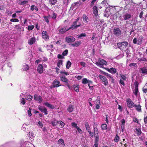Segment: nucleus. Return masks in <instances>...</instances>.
Masks as SVG:
<instances>
[{
	"mask_svg": "<svg viewBox=\"0 0 147 147\" xmlns=\"http://www.w3.org/2000/svg\"><path fill=\"white\" fill-rule=\"evenodd\" d=\"M128 44V42L125 41L119 42L117 43V45L118 48L122 50L126 47Z\"/></svg>",
	"mask_w": 147,
	"mask_h": 147,
	"instance_id": "1",
	"label": "nucleus"
},
{
	"mask_svg": "<svg viewBox=\"0 0 147 147\" xmlns=\"http://www.w3.org/2000/svg\"><path fill=\"white\" fill-rule=\"evenodd\" d=\"M126 102L127 107L130 108H133L135 106V105L130 98L127 99L126 100Z\"/></svg>",
	"mask_w": 147,
	"mask_h": 147,
	"instance_id": "2",
	"label": "nucleus"
},
{
	"mask_svg": "<svg viewBox=\"0 0 147 147\" xmlns=\"http://www.w3.org/2000/svg\"><path fill=\"white\" fill-rule=\"evenodd\" d=\"M107 63L105 60L102 59H100L99 60L98 63H97L96 64L98 66H100V67H103L104 65H106Z\"/></svg>",
	"mask_w": 147,
	"mask_h": 147,
	"instance_id": "3",
	"label": "nucleus"
},
{
	"mask_svg": "<svg viewBox=\"0 0 147 147\" xmlns=\"http://www.w3.org/2000/svg\"><path fill=\"white\" fill-rule=\"evenodd\" d=\"M113 32L114 34L117 36H120L121 34V30L117 27H116L114 29Z\"/></svg>",
	"mask_w": 147,
	"mask_h": 147,
	"instance_id": "4",
	"label": "nucleus"
},
{
	"mask_svg": "<svg viewBox=\"0 0 147 147\" xmlns=\"http://www.w3.org/2000/svg\"><path fill=\"white\" fill-rule=\"evenodd\" d=\"M99 77L101 81L103 82L105 86H107L108 84V80L106 78L102 75H100Z\"/></svg>",
	"mask_w": 147,
	"mask_h": 147,
	"instance_id": "5",
	"label": "nucleus"
},
{
	"mask_svg": "<svg viewBox=\"0 0 147 147\" xmlns=\"http://www.w3.org/2000/svg\"><path fill=\"white\" fill-rule=\"evenodd\" d=\"M77 22H78L76 21H75L74 22H73L72 25L71 27H70L69 28L68 30H70L72 29H74L82 26V25L81 24H80L79 25H76L77 23Z\"/></svg>",
	"mask_w": 147,
	"mask_h": 147,
	"instance_id": "6",
	"label": "nucleus"
},
{
	"mask_svg": "<svg viewBox=\"0 0 147 147\" xmlns=\"http://www.w3.org/2000/svg\"><path fill=\"white\" fill-rule=\"evenodd\" d=\"M66 41L67 43L74 42L75 41V38L72 36L67 37L65 38Z\"/></svg>",
	"mask_w": 147,
	"mask_h": 147,
	"instance_id": "7",
	"label": "nucleus"
},
{
	"mask_svg": "<svg viewBox=\"0 0 147 147\" xmlns=\"http://www.w3.org/2000/svg\"><path fill=\"white\" fill-rule=\"evenodd\" d=\"M97 124L95 123H94L93 125L94 127V136H98V131L97 128L96 127Z\"/></svg>",
	"mask_w": 147,
	"mask_h": 147,
	"instance_id": "8",
	"label": "nucleus"
},
{
	"mask_svg": "<svg viewBox=\"0 0 147 147\" xmlns=\"http://www.w3.org/2000/svg\"><path fill=\"white\" fill-rule=\"evenodd\" d=\"M38 109L41 112H43L45 115H47L48 114L47 109L45 108L39 106L38 107Z\"/></svg>",
	"mask_w": 147,
	"mask_h": 147,
	"instance_id": "9",
	"label": "nucleus"
},
{
	"mask_svg": "<svg viewBox=\"0 0 147 147\" xmlns=\"http://www.w3.org/2000/svg\"><path fill=\"white\" fill-rule=\"evenodd\" d=\"M34 98L36 101H38L40 103L42 102V99L40 96H38L37 94H35L34 96Z\"/></svg>",
	"mask_w": 147,
	"mask_h": 147,
	"instance_id": "10",
	"label": "nucleus"
},
{
	"mask_svg": "<svg viewBox=\"0 0 147 147\" xmlns=\"http://www.w3.org/2000/svg\"><path fill=\"white\" fill-rule=\"evenodd\" d=\"M53 87H57L61 86L60 84L59 81H58L57 79H55L53 83Z\"/></svg>",
	"mask_w": 147,
	"mask_h": 147,
	"instance_id": "11",
	"label": "nucleus"
},
{
	"mask_svg": "<svg viewBox=\"0 0 147 147\" xmlns=\"http://www.w3.org/2000/svg\"><path fill=\"white\" fill-rule=\"evenodd\" d=\"M42 38L46 40H47L49 39V36L47 35L46 31H43L42 32Z\"/></svg>",
	"mask_w": 147,
	"mask_h": 147,
	"instance_id": "12",
	"label": "nucleus"
},
{
	"mask_svg": "<svg viewBox=\"0 0 147 147\" xmlns=\"http://www.w3.org/2000/svg\"><path fill=\"white\" fill-rule=\"evenodd\" d=\"M135 86L134 93L136 96H137L138 93V82H136L135 83Z\"/></svg>",
	"mask_w": 147,
	"mask_h": 147,
	"instance_id": "13",
	"label": "nucleus"
},
{
	"mask_svg": "<svg viewBox=\"0 0 147 147\" xmlns=\"http://www.w3.org/2000/svg\"><path fill=\"white\" fill-rule=\"evenodd\" d=\"M98 12L97 7L96 6H94L93 8V13L97 18H99V16L98 14Z\"/></svg>",
	"mask_w": 147,
	"mask_h": 147,
	"instance_id": "14",
	"label": "nucleus"
},
{
	"mask_svg": "<svg viewBox=\"0 0 147 147\" xmlns=\"http://www.w3.org/2000/svg\"><path fill=\"white\" fill-rule=\"evenodd\" d=\"M37 71L40 74H42L43 71V67L42 65L39 64L37 68Z\"/></svg>",
	"mask_w": 147,
	"mask_h": 147,
	"instance_id": "15",
	"label": "nucleus"
},
{
	"mask_svg": "<svg viewBox=\"0 0 147 147\" xmlns=\"http://www.w3.org/2000/svg\"><path fill=\"white\" fill-rule=\"evenodd\" d=\"M68 30V29H67L64 27L61 28L59 30V33L61 34H63Z\"/></svg>",
	"mask_w": 147,
	"mask_h": 147,
	"instance_id": "16",
	"label": "nucleus"
},
{
	"mask_svg": "<svg viewBox=\"0 0 147 147\" xmlns=\"http://www.w3.org/2000/svg\"><path fill=\"white\" fill-rule=\"evenodd\" d=\"M134 107L136 108V110L138 112H141V106L140 105H135Z\"/></svg>",
	"mask_w": 147,
	"mask_h": 147,
	"instance_id": "17",
	"label": "nucleus"
},
{
	"mask_svg": "<svg viewBox=\"0 0 147 147\" xmlns=\"http://www.w3.org/2000/svg\"><path fill=\"white\" fill-rule=\"evenodd\" d=\"M81 44V42L80 41H78L75 42L73 44H71V45L73 47H78L80 46Z\"/></svg>",
	"mask_w": 147,
	"mask_h": 147,
	"instance_id": "18",
	"label": "nucleus"
},
{
	"mask_svg": "<svg viewBox=\"0 0 147 147\" xmlns=\"http://www.w3.org/2000/svg\"><path fill=\"white\" fill-rule=\"evenodd\" d=\"M82 18L84 21L85 23H87L88 22L89 19L87 16L85 14H84L83 15Z\"/></svg>",
	"mask_w": 147,
	"mask_h": 147,
	"instance_id": "19",
	"label": "nucleus"
},
{
	"mask_svg": "<svg viewBox=\"0 0 147 147\" xmlns=\"http://www.w3.org/2000/svg\"><path fill=\"white\" fill-rule=\"evenodd\" d=\"M61 80L65 83H68V80L65 78V76H62L60 77Z\"/></svg>",
	"mask_w": 147,
	"mask_h": 147,
	"instance_id": "20",
	"label": "nucleus"
},
{
	"mask_svg": "<svg viewBox=\"0 0 147 147\" xmlns=\"http://www.w3.org/2000/svg\"><path fill=\"white\" fill-rule=\"evenodd\" d=\"M116 69L115 68H113V67L110 68V69H109L108 70V71L113 74H115L116 72Z\"/></svg>",
	"mask_w": 147,
	"mask_h": 147,
	"instance_id": "21",
	"label": "nucleus"
},
{
	"mask_svg": "<svg viewBox=\"0 0 147 147\" xmlns=\"http://www.w3.org/2000/svg\"><path fill=\"white\" fill-rule=\"evenodd\" d=\"M44 105H45V106H47V107L51 109H53L54 108V107L53 105L49 103V102H46L44 103Z\"/></svg>",
	"mask_w": 147,
	"mask_h": 147,
	"instance_id": "22",
	"label": "nucleus"
},
{
	"mask_svg": "<svg viewBox=\"0 0 147 147\" xmlns=\"http://www.w3.org/2000/svg\"><path fill=\"white\" fill-rule=\"evenodd\" d=\"M35 41V38L32 37L28 40V43L29 45H31L33 44Z\"/></svg>",
	"mask_w": 147,
	"mask_h": 147,
	"instance_id": "23",
	"label": "nucleus"
},
{
	"mask_svg": "<svg viewBox=\"0 0 147 147\" xmlns=\"http://www.w3.org/2000/svg\"><path fill=\"white\" fill-rule=\"evenodd\" d=\"M142 74H147V67H144L140 69Z\"/></svg>",
	"mask_w": 147,
	"mask_h": 147,
	"instance_id": "24",
	"label": "nucleus"
},
{
	"mask_svg": "<svg viewBox=\"0 0 147 147\" xmlns=\"http://www.w3.org/2000/svg\"><path fill=\"white\" fill-rule=\"evenodd\" d=\"M143 39V37L142 36H140L137 40V44L138 45L141 44Z\"/></svg>",
	"mask_w": 147,
	"mask_h": 147,
	"instance_id": "25",
	"label": "nucleus"
},
{
	"mask_svg": "<svg viewBox=\"0 0 147 147\" xmlns=\"http://www.w3.org/2000/svg\"><path fill=\"white\" fill-rule=\"evenodd\" d=\"M131 16L129 14H127L124 15L123 16L124 19L125 20H126L128 19H129L131 18Z\"/></svg>",
	"mask_w": 147,
	"mask_h": 147,
	"instance_id": "26",
	"label": "nucleus"
},
{
	"mask_svg": "<svg viewBox=\"0 0 147 147\" xmlns=\"http://www.w3.org/2000/svg\"><path fill=\"white\" fill-rule=\"evenodd\" d=\"M85 126L86 130L88 131L90 130V128L88 122H86L85 124Z\"/></svg>",
	"mask_w": 147,
	"mask_h": 147,
	"instance_id": "27",
	"label": "nucleus"
},
{
	"mask_svg": "<svg viewBox=\"0 0 147 147\" xmlns=\"http://www.w3.org/2000/svg\"><path fill=\"white\" fill-rule=\"evenodd\" d=\"M67 110L69 112H72L73 110V108L71 105H69L68 108L67 109Z\"/></svg>",
	"mask_w": 147,
	"mask_h": 147,
	"instance_id": "28",
	"label": "nucleus"
},
{
	"mask_svg": "<svg viewBox=\"0 0 147 147\" xmlns=\"http://www.w3.org/2000/svg\"><path fill=\"white\" fill-rule=\"evenodd\" d=\"M57 123H59L60 125L61 126L60 127L62 128L65 125L64 123L62 122L61 121H59L57 122Z\"/></svg>",
	"mask_w": 147,
	"mask_h": 147,
	"instance_id": "29",
	"label": "nucleus"
},
{
	"mask_svg": "<svg viewBox=\"0 0 147 147\" xmlns=\"http://www.w3.org/2000/svg\"><path fill=\"white\" fill-rule=\"evenodd\" d=\"M71 64V63L69 61H68L66 64V68L67 69L69 68L70 67Z\"/></svg>",
	"mask_w": 147,
	"mask_h": 147,
	"instance_id": "30",
	"label": "nucleus"
},
{
	"mask_svg": "<svg viewBox=\"0 0 147 147\" xmlns=\"http://www.w3.org/2000/svg\"><path fill=\"white\" fill-rule=\"evenodd\" d=\"M101 128L102 130H105L107 129V125L105 124H102L101 125Z\"/></svg>",
	"mask_w": 147,
	"mask_h": 147,
	"instance_id": "31",
	"label": "nucleus"
},
{
	"mask_svg": "<svg viewBox=\"0 0 147 147\" xmlns=\"http://www.w3.org/2000/svg\"><path fill=\"white\" fill-rule=\"evenodd\" d=\"M26 97L27 100L29 101L31 100L33 98V97L30 95H26Z\"/></svg>",
	"mask_w": 147,
	"mask_h": 147,
	"instance_id": "32",
	"label": "nucleus"
},
{
	"mask_svg": "<svg viewBox=\"0 0 147 147\" xmlns=\"http://www.w3.org/2000/svg\"><path fill=\"white\" fill-rule=\"evenodd\" d=\"M86 36L85 33H81L77 35L78 38H81L82 37H85Z\"/></svg>",
	"mask_w": 147,
	"mask_h": 147,
	"instance_id": "33",
	"label": "nucleus"
},
{
	"mask_svg": "<svg viewBox=\"0 0 147 147\" xmlns=\"http://www.w3.org/2000/svg\"><path fill=\"white\" fill-rule=\"evenodd\" d=\"M63 63V61L61 60H59L57 64V66L60 67V66L62 65Z\"/></svg>",
	"mask_w": 147,
	"mask_h": 147,
	"instance_id": "34",
	"label": "nucleus"
},
{
	"mask_svg": "<svg viewBox=\"0 0 147 147\" xmlns=\"http://www.w3.org/2000/svg\"><path fill=\"white\" fill-rule=\"evenodd\" d=\"M136 132H137V134L138 136H139L140 135L141 133V129L140 128H136Z\"/></svg>",
	"mask_w": 147,
	"mask_h": 147,
	"instance_id": "35",
	"label": "nucleus"
},
{
	"mask_svg": "<svg viewBox=\"0 0 147 147\" xmlns=\"http://www.w3.org/2000/svg\"><path fill=\"white\" fill-rule=\"evenodd\" d=\"M88 83V80L86 78H84L82 79V83L84 84H87Z\"/></svg>",
	"mask_w": 147,
	"mask_h": 147,
	"instance_id": "36",
	"label": "nucleus"
},
{
	"mask_svg": "<svg viewBox=\"0 0 147 147\" xmlns=\"http://www.w3.org/2000/svg\"><path fill=\"white\" fill-rule=\"evenodd\" d=\"M82 4V1H79L76 2V3H74V4H75V5L76 6V7H78L81 4Z\"/></svg>",
	"mask_w": 147,
	"mask_h": 147,
	"instance_id": "37",
	"label": "nucleus"
},
{
	"mask_svg": "<svg viewBox=\"0 0 147 147\" xmlns=\"http://www.w3.org/2000/svg\"><path fill=\"white\" fill-rule=\"evenodd\" d=\"M49 2L50 4L54 5L56 3L57 0H50Z\"/></svg>",
	"mask_w": 147,
	"mask_h": 147,
	"instance_id": "38",
	"label": "nucleus"
},
{
	"mask_svg": "<svg viewBox=\"0 0 147 147\" xmlns=\"http://www.w3.org/2000/svg\"><path fill=\"white\" fill-rule=\"evenodd\" d=\"M68 53V50L67 49H66L62 53V55L63 56H65Z\"/></svg>",
	"mask_w": 147,
	"mask_h": 147,
	"instance_id": "39",
	"label": "nucleus"
},
{
	"mask_svg": "<svg viewBox=\"0 0 147 147\" xmlns=\"http://www.w3.org/2000/svg\"><path fill=\"white\" fill-rule=\"evenodd\" d=\"M58 142L59 143L61 144L62 145H64V143L63 140L62 139H60L58 141Z\"/></svg>",
	"mask_w": 147,
	"mask_h": 147,
	"instance_id": "40",
	"label": "nucleus"
},
{
	"mask_svg": "<svg viewBox=\"0 0 147 147\" xmlns=\"http://www.w3.org/2000/svg\"><path fill=\"white\" fill-rule=\"evenodd\" d=\"M20 103L23 105L25 104V101L24 98H22L21 99Z\"/></svg>",
	"mask_w": 147,
	"mask_h": 147,
	"instance_id": "41",
	"label": "nucleus"
},
{
	"mask_svg": "<svg viewBox=\"0 0 147 147\" xmlns=\"http://www.w3.org/2000/svg\"><path fill=\"white\" fill-rule=\"evenodd\" d=\"M34 27V25L29 26L28 27V30H32Z\"/></svg>",
	"mask_w": 147,
	"mask_h": 147,
	"instance_id": "42",
	"label": "nucleus"
},
{
	"mask_svg": "<svg viewBox=\"0 0 147 147\" xmlns=\"http://www.w3.org/2000/svg\"><path fill=\"white\" fill-rule=\"evenodd\" d=\"M119 137L117 135H116V136H115V138L114 140L116 142H117L119 141Z\"/></svg>",
	"mask_w": 147,
	"mask_h": 147,
	"instance_id": "43",
	"label": "nucleus"
},
{
	"mask_svg": "<svg viewBox=\"0 0 147 147\" xmlns=\"http://www.w3.org/2000/svg\"><path fill=\"white\" fill-rule=\"evenodd\" d=\"M120 76L121 79L123 80H126L127 79V78L126 76H125L123 74H120Z\"/></svg>",
	"mask_w": 147,
	"mask_h": 147,
	"instance_id": "44",
	"label": "nucleus"
},
{
	"mask_svg": "<svg viewBox=\"0 0 147 147\" xmlns=\"http://www.w3.org/2000/svg\"><path fill=\"white\" fill-rule=\"evenodd\" d=\"M71 125L73 128L75 127L77 128V127H78L77 126V124L74 122H73L71 123Z\"/></svg>",
	"mask_w": 147,
	"mask_h": 147,
	"instance_id": "45",
	"label": "nucleus"
},
{
	"mask_svg": "<svg viewBox=\"0 0 147 147\" xmlns=\"http://www.w3.org/2000/svg\"><path fill=\"white\" fill-rule=\"evenodd\" d=\"M28 1H21L20 5H23L27 3Z\"/></svg>",
	"mask_w": 147,
	"mask_h": 147,
	"instance_id": "46",
	"label": "nucleus"
},
{
	"mask_svg": "<svg viewBox=\"0 0 147 147\" xmlns=\"http://www.w3.org/2000/svg\"><path fill=\"white\" fill-rule=\"evenodd\" d=\"M10 21L11 22H18L19 21V20L17 19H11L10 20Z\"/></svg>",
	"mask_w": 147,
	"mask_h": 147,
	"instance_id": "47",
	"label": "nucleus"
},
{
	"mask_svg": "<svg viewBox=\"0 0 147 147\" xmlns=\"http://www.w3.org/2000/svg\"><path fill=\"white\" fill-rule=\"evenodd\" d=\"M28 135V136H29L30 138H32V137H34V134H32V133L30 134V132H29Z\"/></svg>",
	"mask_w": 147,
	"mask_h": 147,
	"instance_id": "48",
	"label": "nucleus"
},
{
	"mask_svg": "<svg viewBox=\"0 0 147 147\" xmlns=\"http://www.w3.org/2000/svg\"><path fill=\"white\" fill-rule=\"evenodd\" d=\"M96 137L95 140V143L98 144V136H94Z\"/></svg>",
	"mask_w": 147,
	"mask_h": 147,
	"instance_id": "49",
	"label": "nucleus"
},
{
	"mask_svg": "<svg viewBox=\"0 0 147 147\" xmlns=\"http://www.w3.org/2000/svg\"><path fill=\"white\" fill-rule=\"evenodd\" d=\"M74 89L77 92H78L79 91V87L78 86L74 87Z\"/></svg>",
	"mask_w": 147,
	"mask_h": 147,
	"instance_id": "50",
	"label": "nucleus"
},
{
	"mask_svg": "<svg viewBox=\"0 0 147 147\" xmlns=\"http://www.w3.org/2000/svg\"><path fill=\"white\" fill-rule=\"evenodd\" d=\"M44 18L45 19V21L47 23H48L49 22V17L48 16H44Z\"/></svg>",
	"mask_w": 147,
	"mask_h": 147,
	"instance_id": "51",
	"label": "nucleus"
},
{
	"mask_svg": "<svg viewBox=\"0 0 147 147\" xmlns=\"http://www.w3.org/2000/svg\"><path fill=\"white\" fill-rule=\"evenodd\" d=\"M57 122L55 121H54L51 122V124L53 125L54 126H55L57 125Z\"/></svg>",
	"mask_w": 147,
	"mask_h": 147,
	"instance_id": "52",
	"label": "nucleus"
},
{
	"mask_svg": "<svg viewBox=\"0 0 147 147\" xmlns=\"http://www.w3.org/2000/svg\"><path fill=\"white\" fill-rule=\"evenodd\" d=\"M15 28L18 30H19L21 29L19 25H16Z\"/></svg>",
	"mask_w": 147,
	"mask_h": 147,
	"instance_id": "53",
	"label": "nucleus"
},
{
	"mask_svg": "<svg viewBox=\"0 0 147 147\" xmlns=\"http://www.w3.org/2000/svg\"><path fill=\"white\" fill-rule=\"evenodd\" d=\"M119 82L120 84H122L123 86H125V84L123 81L122 80L120 79Z\"/></svg>",
	"mask_w": 147,
	"mask_h": 147,
	"instance_id": "54",
	"label": "nucleus"
},
{
	"mask_svg": "<svg viewBox=\"0 0 147 147\" xmlns=\"http://www.w3.org/2000/svg\"><path fill=\"white\" fill-rule=\"evenodd\" d=\"M31 109L30 108L29 109L28 111V115L29 116H30L32 115V114L31 112Z\"/></svg>",
	"mask_w": 147,
	"mask_h": 147,
	"instance_id": "55",
	"label": "nucleus"
},
{
	"mask_svg": "<svg viewBox=\"0 0 147 147\" xmlns=\"http://www.w3.org/2000/svg\"><path fill=\"white\" fill-rule=\"evenodd\" d=\"M57 57L59 59H63L64 58V57L62 55L58 54L57 55Z\"/></svg>",
	"mask_w": 147,
	"mask_h": 147,
	"instance_id": "56",
	"label": "nucleus"
},
{
	"mask_svg": "<svg viewBox=\"0 0 147 147\" xmlns=\"http://www.w3.org/2000/svg\"><path fill=\"white\" fill-rule=\"evenodd\" d=\"M88 132L89 133L90 135L92 137H93L94 136V133L93 132H91V131H88Z\"/></svg>",
	"mask_w": 147,
	"mask_h": 147,
	"instance_id": "57",
	"label": "nucleus"
},
{
	"mask_svg": "<svg viewBox=\"0 0 147 147\" xmlns=\"http://www.w3.org/2000/svg\"><path fill=\"white\" fill-rule=\"evenodd\" d=\"M80 63L81 65L83 67H85L86 66V63L85 62L82 61L80 62Z\"/></svg>",
	"mask_w": 147,
	"mask_h": 147,
	"instance_id": "58",
	"label": "nucleus"
},
{
	"mask_svg": "<svg viewBox=\"0 0 147 147\" xmlns=\"http://www.w3.org/2000/svg\"><path fill=\"white\" fill-rule=\"evenodd\" d=\"M133 42L134 44H137V39L136 38H134L133 41Z\"/></svg>",
	"mask_w": 147,
	"mask_h": 147,
	"instance_id": "59",
	"label": "nucleus"
},
{
	"mask_svg": "<svg viewBox=\"0 0 147 147\" xmlns=\"http://www.w3.org/2000/svg\"><path fill=\"white\" fill-rule=\"evenodd\" d=\"M96 1V0H93L90 3V6L92 7L94 5V3Z\"/></svg>",
	"mask_w": 147,
	"mask_h": 147,
	"instance_id": "60",
	"label": "nucleus"
},
{
	"mask_svg": "<svg viewBox=\"0 0 147 147\" xmlns=\"http://www.w3.org/2000/svg\"><path fill=\"white\" fill-rule=\"evenodd\" d=\"M38 124L39 126L41 128L43 126L42 123L40 121H39L38 122Z\"/></svg>",
	"mask_w": 147,
	"mask_h": 147,
	"instance_id": "61",
	"label": "nucleus"
},
{
	"mask_svg": "<svg viewBox=\"0 0 147 147\" xmlns=\"http://www.w3.org/2000/svg\"><path fill=\"white\" fill-rule=\"evenodd\" d=\"M105 74L107 76L109 77L110 78H112L113 77L112 76H111L110 74H109L107 73H105Z\"/></svg>",
	"mask_w": 147,
	"mask_h": 147,
	"instance_id": "62",
	"label": "nucleus"
},
{
	"mask_svg": "<svg viewBox=\"0 0 147 147\" xmlns=\"http://www.w3.org/2000/svg\"><path fill=\"white\" fill-rule=\"evenodd\" d=\"M77 128H76L78 130V131L80 133H82V130L79 128L78 127H77Z\"/></svg>",
	"mask_w": 147,
	"mask_h": 147,
	"instance_id": "63",
	"label": "nucleus"
},
{
	"mask_svg": "<svg viewBox=\"0 0 147 147\" xmlns=\"http://www.w3.org/2000/svg\"><path fill=\"white\" fill-rule=\"evenodd\" d=\"M144 121L145 124L147 123V116L144 117Z\"/></svg>",
	"mask_w": 147,
	"mask_h": 147,
	"instance_id": "64",
	"label": "nucleus"
}]
</instances>
